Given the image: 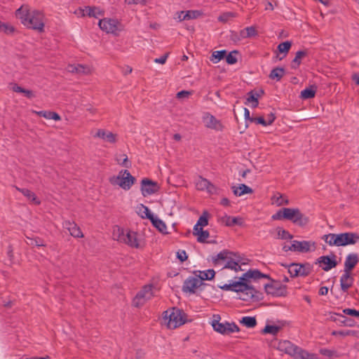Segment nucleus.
Here are the masks:
<instances>
[{
	"mask_svg": "<svg viewBox=\"0 0 359 359\" xmlns=\"http://www.w3.org/2000/svg\"><path fill=\"white\" fill-rule=\"evenodd\" d=\"M15 16L27 28L36 30L39 32L44 31L43 14L36 10L31 11L28 5L23 4L17 9Z\"/></svg>",
	"mask_w": 359,
	"mask_h": 359,
	"instance_id": "1",
	"label": "nucleus"
},
{
	"mask_svg": "<svg viewBox=\"0 0 359 359\" xmlns=\"http://www.w3.org/2000/svg\"><path fill=\"white\" fill-rule=\"evenodd\" d=\"M247 260L238 252L224 250L218 253L216 257L213 258V263L217 266L220 264L222 261L226 262L223 269H230L235 271H242V265L247 264Z\"/></svg>",
	"mask_w": 359,
	"mask_h": 359,
	"instance_id": "2",
	"label": "nucleus"
},
{
	"mask_svg": "<svg viewBox=\"0 0 359 359\" xmlns=\"http://www.w3.org/2000/svg\"><path fill=\"white\" fill-rule=\"evenodd\" d=\"M358 233L346 232L341 233H329L324 235L323 239L330 246H346L357 243Z\"/></svg>",
	"mask_w": 359,
	"mask_h": 359,
	"instance_id": "3",
	"label": "nucleus"
},
{
	"mask_svg": "<svg viewBox=\"0 0 359 359\" xmlns=\"http://www.w3.org/2000/svg\"><path fill=\"white\" fill-rule=\"evenodd\" d=\"M278 349L297 359H315V355L294 345L290 341L285 340L278 344Z\"/></svg>",
	"mask_w": 359,
	"mask_h": 359,
	"instance_id": "4",
	"label": "nucleus"
},
{
	"mask_svg": "<svg viewBox=\"0 0 359 359\" xmlns=\"http://www.w3.org/2000/svg\"><path fill=\"white\" fill-rule=\"evenodd\" d=\"M135 182V177L128 170H121L117 176L109 178V182L112 185H118L124 190H129Z\"/></svg>",
	"mask_w": 359,
	"mask_h": 359,
	"instance_id": "5",
	"label": "nucleus"
},
{
	"mask_svg": "<svg viewBox=\"0 0 359 359\" xmlns=\"http://www.w3.org/2000/svg\"><path fill=\"white\" fill-rule=\"evenodd\" d=\"M185 314L180 309H173L172 311H165L163 312V318L168 319L167 323L170 329H175L177 327L185 323Z\"/></svg>",
	"mask_w": 359,
	"mask_h": 359,
	"instance_id": "6",
	"label": "nucleus"
},
{
	"mask_svg": "<svg viewBox=\"0 0 359 359\" xmlns=\"http://www.w3.org/2000/svg\"><path fill=\"white\" fill-rule=\"evenodd\" d=\"M284 216L285 219L291 221L300 226L306 225L309 218L305 216L298 208H284Z\"/></svg>",
	"mask_w": 359,
	"mask_h": 359,
	"instance_id": "7",
	"label": "nucleus"
},
{
	"mask_svg": "<svg viewBox=\"0 0 359 359\" xmlns=\"http://www.w3.org/2000/svg\"><path fill=\"white\" fill-rule=\"evenodd\" d=\"M264 289L268 294L276 297H285L287 295V286L280 281L271 280L270 283L264 285Z\"/></svg>",
	"mask_w": 359,
	"mask_h": 359,
	"instance_id": "8",
	"label": "nucleus"
},
{
	"mask_svg": "<svg viewBox=\"0 0 359 359\" xmlns=\"http://www.w3.org/2000/svg\"><path fill=\"white\" fill-rule=\"evenodd\" d=\"M212 326L215 331L222 334H230L234 332H238L239 327L234 323H229L227 322L219 323L218 320H213Z\"/></svg>",
	"mask_w": 359,
	"mask_h": 359,
	"instance_id": "9",
	"label": "nucleus"
},
{
	"mask_svg": "<svg viewBox=\"0 0 359 359\" xmlns=\"http://www.w3.org/2000/svg\"><path fill=\"white\" fill-rule=\"evenodd\" d=\"M152 296V285H144L133 299V304L135 307L142 306Z\"/></svg>",
	"mask_w": 359,
	"mask_h": 359,
	"instance_id": "10",
	"label": "nucleus"
},
{
	"mask_svg": "<svg viewBox=\"0 0 359 359\" xmlns=\"http://www.w3.org/2000/svg\"><path fill=\"white\" fill-rule=\"evenodd\" d=\"M325 271H328L338 265L337 256L332 253L331 255H324L318 257L316 262Z\"/></svg>",
	"mask_w": 359,
	"mask_h": 359,
	"instance_id": "11",
	"label": "nucleus"
},
{
	"mask_svg": "<svg viewBox=\"0 0 359 359\" xmlns=\"http://www.w3.org/2000/svg\"><path fill=\"white\" fill-rule=\"evenodd\" d=\"M160 189V186L156 182H154L149 178H143L141 181V192L143 196L152 195L158 192Z\"/></svg>",
	"mask_w": 359,
	"mask_h": 359,
	"instance_id": "12",
	"label": "nucleus"
},
{
	"mask_svg": "<svg viewBox=\"0 0 359 359\" xmlns=\"http://www.w3.org/2000/svg\"><path fill=\"white\" fill-rule=\"evenodd\" d=\"M294 252L306 253L316 250V243L310 241H293Z\"/></svg>",
	"mask_w": 359,
	"mask_h": 359,
	"instance_id": "13",
	"label": "nucleus"
},
{
	"mask_svg": "<svg viewBox=\"0 0 359 359\" xmlns=\"http://www.w3.org/2000/svg\"><path fill=\"white\" fill-rule=\"evenodd\" d=\"M203 285V283L198 278L190 276L187 278L182 286V291L184 292L195 293L196 289Z\"/></svg>",
	"mask_w": 359,
	"mask_h": 359,
	"instance_id": "14",
	"label": "nucleus"
},
{
	"mask_svg": "<svg viewBox=\"0 0 359 359\" xmlns=\"http://www.w3.org/2000/svg\"><path fill=\"white\" fill-rule=\"evenodd\" d=\"M354 278L352 273L344 272L340 277V287L343 292H348V290L353 286Z\"/></svg>",
	"mask_w": 359,
	"mask_h": 359,
	"instance_id": "15",
	"label": "nucleus"
},
{
	"mask_svg": "<svg viewBox=\"0 0 359 359\" xmlns=\"http://www.w3.org/2000/svg\"><path fill=\"white\" fill-rule=\"evenodd\" d=\"M63 227L68 230L71 236L74 238H83V234L79 226L74 222L69 220L65 221L62 223Z\"/></svg>",
	"mask_w": 359,
	"mask_h": 359,
	"instance_id": "16",
	"label": "nucleus"
},
{
	"mask_svg": "<svg viewBox=\"0 0 359 359\" xmlns=\"http://www.w3.org/2000/svg\"><path fill=\"white\" fill-rule=\"evenodd\" d=\"M203 121L205 123V126L208 128L216 130H222L223 128V126L221 122L210 114H207L203 117Z\"/></svg>",
	"mask_w": 359,
	"mask_h": 359,
	"instance_id": "17",
	"label": "nucleus"
},
{
	"mask_svg": "<svg viewBox=\"0 0 359 359\" xmlns=\"http://www.w3.org/2000/svg\"><path fill=\"white\" fill-rule=\"evenodd\" d=\"M358 262L359 257L356 253L348 255L344 262V272L352 273V270L355 268Z\"/></svg>",
	"mask_w": 359,
	"mask_h": 359,
	"instance_id": "18",
	"label": "nucleus"
},
{
	"mask_svg": "<svg viewBox=\"0 0 359 359\" xmlns=\"http://www.w3.org/2000/svg\"><path fill=\"white\" fill-rule=\"evenodd\" d=\"M122 243L135 248H140L141 247L137 239V233L130 231H128L126 233Z\"/></svg>",
	"mask_w": 359,
	"mask_h": 359,
	"instance_id": "19",
	"label": "nucleus"
},
{
	"mask_svg": "<svg viewBox=\"0 0 359 359\" xmlns=\"http://www.w3.org/2000/svg\"><path fill=\"white\" fill-rule=\"evenodd\" d=\"M98 25L101 29L107 33H114L117 29L116 21L112 19L104 18L100 20Z\"/></svg>",
	"mask_w": 359,
	"mask_h": 359,
	"instance_id": "20",
	"label": "nucleus"
},
{
	"mask_svg": "<svg viewBox=\"0 0 359 359\" xmlns=\"http://www.w3.org/2000/svg\"><path fill=\"white\" fill-rule=\"evenodd\" d=\"M234 283L238 284V286H236L238 292L252 290V285L250 284V280H249V278L245 276V273L239 278L238 281H234Z\"/></svg>",
	"mask_w": 359,
	"mask_h": 359,
	"instance_id": "21",
	"label": "nucleus"
},
{
	"mask_svg": "<svg viewBox=\"0 0 359 359\" xmlns=\"http://www.w3.org/2000/svg\"><path fill=\"white\" fill-rule=\"evenodd\" d=\"M94 137L102 138L110 143H115L117 140V135L116 134L111 132H107L105 130L103 129L97 130Z\"/></svg>",
	"mask_w": 359,
	"mask_h": 359,
	"instance_id": "22",
	"label": "nucleus"
},
{
	"mask_svg": "<svg viewBox=\"0 0 359 359\" xmlns=\"http://www.w3.org/2000/svg\"><path fill=\"white\" fill-rule=\"evenodd\" d=\"M15 188L18 191H20L24 196H25L29 202L35 205L41 204V201L36 197V194L31 190L28 189H21L16 186H15Z\"/></svg>",
	"mask_w": 359,
	"mask_h": 359,
	"instance_id": "23",
	"label": "nucleus"
},
{
	"mask_svg": "<svg viewBox=\"0 0 359 359\" xmlns=\"http://www.w3.org/2000/svg\"><path fill=\"white\" fill-rule=\"evenodd\" d=\"M219 222L224 224L227 226H233L234 225L241 226L243 224V220L240 217H232L227 215L220 217Z\"/></svg>",
	"mask_w": 359,
	"mask_h": 359,
	"instance_id": "24",
	"label": "nucleus"
},
{
	"mask_svg": "<svg viewBox=\"0 0 359 359\" xmlns=\"http://www.w3.org/2000/svg\"><path fill=\"white\" fill-rule=\"evenodd\" d=\"M193 234L197 236V241L199 243H205L206 239L210 236L208 231L203 230L201 227H197V225L194 226Z\"/></svg>",
	"mask_w": 359,
	"mask_h": 359,
	"instance_id": "25",
	"label": "nucleus"
},
{
	"mask_svg": "<svg viewBox=\"0 0 359 359\" xmlns=\"http://www.w3.org/2000/svg\"><path fill=\"white\" fill-rule=\"evenodd\" d=\"M285 74V69L283 67H275L273 68L269 75V77L272 80H276V81H280L284 75Z\"/></svg>",
	"mask_w": 359,
	"mask_h": 359,
	"instance_id": "26",
	"label": "nucleus"
},
{
	"mask_svg": "<svg viewBox=\"0 0 359 359\" xmlns=\"http://www.w3.org/2000/svg\"><path fill=\"white\" fill-rule=\"evenodd\" d=\"M69 72L72 73L88 74L90 73V69L88 67L78 64L76 65H69Z\"/></svg>",
	"mask_w": 359,
	"mask_h": 359,
	"instance_id": "27",
	"label": "nucleus"
},
{
	"mask_svg": "<svg viewBox=\"0 0 359 359\" xmlns=\"http://www.w3.org/2000/svg\"><path fill=\"white\" fill-rule=\"evenodd\" d=\"M33 113L37 114L39 116L44 117L46 119H53L55 121L61 120L60 116L54 111H33Z\"/></svg>",
	"mask_w": 359,
	"mask_h": 359,
	"instance_id": "28",
	"label": "nucleus"
},
{
	"mask_svg": "<svg viewBox=\"0 0 359 359\" xmlns=\"http://www.w3.org/2000/svg\"><path fill=\"white\" fill-rule=\"evenodd\" d=\"M140 210L138 212V214L140 215V217L142 219H148L151 222L153 221V219L156 217L154 216V215L151 212L150 210L148 207L143 204H140V206L137 208Z\"/></svg>",
	"mask_w": 359,
	"mask_h": 359,
	"instance_id": "29",
	"label": "nucleus"
},
{
	"mask_svg": "<svg viewBox=\"0 0 359 359\" xmlns=\"http://www.w3.org/2000/svg\"><path fill=\"white\" fill-rule=\"evenodd\" d=\"M233 192L236 196H242L245 194H252L253 190L244 184H241L238 187H232Z\"/></svg>",
	"mask_w": 359,
	"mask_h": 359,
	"instance_id": "30",
	"label": "nucleus"
},
{
	"mask_svg": "<svg viewBox=\"0 0 359 359\" xmlns=\"http://www.w3.org/2000/svg\"><path fill=\"white\" fill-rule=\"evenodd\" d=\"M306 50H299L296 53L295 57L292 61L291 68L297 69L301 64L302 59L307 55Z\"/></svg>",
	"mask_w": 359,
	"mask_h": 359,
	"instance_id": "31",
	"label": "nucleus"
},
{
	"mask_svg": "<svg viewBox=\"0 0 359 359\" xmlns=\"http://www.w3.org/2000/svg\"><path fill=\"white\" fill-rule=\"evenodd\" d=\"M281 265L288 269V273L290 274L291 277L299 276L300 264L291 263L290 264H282Z\"/></svg>",
	"mask_w": 359,
	"mask_h": 359,
	"instance_id": "32",
	"label": "nucleus"
},
{
	"mask_svg": "<svg viewBox=\"0 0 359 359\" xmlns=\"http://www.w3.org/2000/svg\"><path fill=\"white\" fill-rule=\"evenodd\" d=\"M241 294L239 297V299L245 301V302H249L251 299L256 297V294L257 293V291L256 289L252 286V290H245L244 292H240Z\"/></svg>",
	"mask_w": 359,
	"mask_h": 359,
	"instance_id": "33",
	"label": "nucleus"
},
{
	"mask_svg": "<svg viewBox=\"0 0 359 359\" xmlns=\"http://www.w3.org/2000/svg\"><path fill=\"white\" fill-rule=\"evenodd\" d=\"M154 227H156L163 234H168L167 226L164 222L158 217H155L153 221L151 222Z\"/></svg>",
	"mask_w": 359,
	"mask_h": 359,
	"instance_id": "34",
	"label": "nucleus"
},
{
	"mask_svg": "<svg viewBox=\"0 0 359 359\" xmlns=\"http://www.w3.org/2000/svg\"><path fill=\"white\" fill-rule=\"evenodd\" d=\"M275 119L276 116L274 114L271 113V119L266 120L264 118L263 116H259L257 118H253L252 119H251V122H255L256 123L261 124L263 126H267L271 125L275 121Z\"/></svg>",
	"mask_w": 359,
	"mask_h": 359,
	"instance_id": "35",
	"label": "nucleus"
},
{
	"mask_svg": "<svg viewBox=\"0 0 359 359\" xmlns=\"http://www.w3.org/2000/svg\"><path fill=\"white\" fill-rule=\"evenodd\" d=\"M257 34V32L255 27H248L240 31L241 37L243 39L250 38Z\"/></svg>",
	"mask_w": 359,
	"mask_h": 359,
	"instance_id": "36",
	"label": "nucleus"
},
{
	"mask_svg": "<svg viewBox=\"0 0 359 359\" xmlns=\"http://www.w3.org/2000/svg\"><path fill=\"white\" fill-rule=\"evenodd\" d=\"M27 245L31 246H46V244L44 243V241L39 238V237H35L32 238L28 236H26V241Z\"/></svg>",
	"mask_w": 359,
	"mask_h": 359,
	"instance_id": "37",
	"label": "nucleus"
},
{
	"mask_svg": "<svg viewBox=\"0 0 359 359\" xmlns=\"http://www.w3.org/2000/svg\"><path fill=\"white\" fill-rule=\"evenodd\" d=\"M316 86H311L310 88H306L301 92V97L303 99H310L315 97L316 93Z\"/></svg>",
	"mask_w": 359,
	"mask_h": 359,
	"instance_id": "38",
	"label": "nucleus"
},
{
	"mask_svg": "<svg viewBox=\"0 0 359 359\" xmlns=\"http://www.w3.org/2000/svg\"><path fill=\"white\" fill-rule=\"evenodd\" d=\"M299 268V276L304 277L309 276L313 270V266L308 262L300 264Z\"/></svg>",
	"mask_w": 359,
	"mask_h": 359,
	"instance_id": "39",
	"label": "nucleus"
},
{
	"mask_svg": "<svg viewBox=\"0 0 359 359\" xmlns=\"http://www.w3.org/2000/svg\"><path fill=\"white\" fill-rule=\"evenodd\" d=\"M198 279L201 281L206 280H212L215 276V271L213 269H208L205 271H198Z\"/></svg>",
	"mask_w": 359,
	"mask_h": 359,
	"instance_id": "40",
	"label": "nucleus"
},
{
	"mask_svg": "<svg viewBox=\"0 0 359 359\" xmlns=\"http://www.w3.org/2000/svg\"><path fill=\"white\" fill-rule=\"evenodd\" d=\"M83 11L86 12V13H83V15L86 14L89 17L97 18L98 15H102V13L96 7L86 6Z\"/></svg>",
	"mask_w": 359,
	"mask_h": 359,
	"instance_id": "41",
	"label": "nucleus"
},
{
	"mask_svg": "<svg viewBox=\"0 0 359 359\" xmlns=\"http://www.w3.org/2000/svg\"><path fill=\"white\" fill-rule=\"evenodd\" d=\"M202 14L203 13L198 10L187 11L184 13V15H183V19H185V20L196 19L201 15H202Z\"/></svg>",
	"mask_w": 359,
	"mask_h": 359,
	"instance_id": "42",
	"label": "nucleus"
},
{
	"mask_svg": "<svg viewBox=\"0 0 359 359\" xmlns=\"http://www.w3.org/2000/svg\"><path fill=\"white\" fill-rule=\"evenodd\" d=\"M241 323L247 327L251 328L256 326L257 320L255 317L245 316L241 319Z\"/></svg>",
	"mask_w": 359,
	"mask_h": 359,
	"instance_id": "43",
	"label": "nucleus"
},
{
	"mask_svg": "<svg viewBox=\"0 0 359 359\" xmlns=\"http://www.w3.org/2000/svg\"><path fill=\"white\" fill-rule=\"evenodd\" d=\"M226 55V50H216L212 53L210 60L214 63H217L223 59Z\"/></svg>",
	"mask_w": 359,
	"mask_h": 359,
	"instance_id": "44",
	"label": "nucleus"
},
{
	"mask_svg": "<svg viewBox=\"0 0 359 359\" xmlns=\"http://www.w3.org/2000/svg\"><path fill=\"white\" fill-rule=\"evenodd\" d=\"M124 235H126L123 229L120 227L116 226L113 230L112 236L114 240H116L121 243H122L123 240Z\"/></svg>",
	"mask_w": 359,
	"mask_h": 359,
	"instance_id": "45",
	"label": "nucleus"
},
{
	"mask_svg": "<svg viewBox=\"0 0 359 359\" xmlns=\"http://www.w3.org/2000/svg\"><path fill=\"white\" fill-rule=\"evenodd\" d=\"M335 316H338L339 322L344 326L353 327L355 324L353 319L348 318L344 315L334 313Z\"/></svg>",
	"mask_w": 359,
	"mask_h": 359,
	"instance_id": "46",
	"label": "nucleus"
},
{
	"mask_svg": "<svg viewBox=\"0 0 359 359\" xmlns=\"http://www.w3.org/2000/svg\"><path fill=\"white\" fill-rule=\"evenodd\" d=\"M280 329L281 327L280 326L266 325L262 330V332L263 334H271L273 335H276Z\"/></svg>",
	"mask_w": 359,
	"mask_h": 359,
	"instance_id": "47",
	"label": "nucleus"
},
{
	"mask_svg": "<svg viewBox=\"0 0 359 359\" xmlns=\"http://www.w3.org/2000/svg\"><path fill=\"white\" fill-rule=\"evenodd\" d=\"M196 188L198 190L203 191L205 190L206 188H208V186H210V181H208L207 179L202 177L201 176L199 177L198 180L197 181L196 184Z\"/></svg>",
	"mask_w": 359,
	"mask_h": 359,
	"instance_id": "48",
	"label": "nucleus"
},
{
	"mask_svg": "<svg viewBox=\"0 0 359 359\" xmlns=\"http://www.w3.org/2000/svg\"><path fill=\"white\" fill-rule=\"evenodd\" d=\"M208 212L207 211H204L195 225H197V227L201 228L207 226L208 224Z\"/></svg>",
	"mask_w": 359,
	"mask_h": 359,
	"instance_id": "49",
	"label": "nucleus"
},
{
	"mask_svg": "<svg viewBox=\"0 0 359 359\" xmlns=\"http://www.w3.org/2000/svg\"><path fill=\"white\" fill-rule=\"evenodd\" d=\"M245 276L254 280L260 279V271L258 269H250L245 273Z\"/></svg>",
	"mask_w": 359,
	"mask_h": 359,
	"instance_id": "50",
	"label": "nucleus"
},
{
	"mask_svg": "<svg viewBox=\"0 0 359 359\" xmlns=\"http://www.w3.org/2000/svg\"><path fill=\"white\" fill-rule=\"evenodd\" d=\"M276 231L278 238L281 239L291 240L293 238V236L292 234H290L287 231L280 227H278L276 229Z\"/></svg>",
	"mask_w": 359,
	"mask_h": 359,
	"instance_id": "51",
	"label": "nucleus"
},
{
	"mask_svg": "<svg viewBox=\"0 0 359 359\" xmlns=\"http://www.w3.org/2000/svg\"><path fill=\"white\" fill-rule=\"evenodd\" d=\"M291 46H292V43L289 41H286L280 43L278 46V50L281 53L287 54L289 52V50L291 48Z\"/></svg>",
	"mask_w": 359,
	"mask_h": 359,
	"instance_id": "52",
	"label": "nucleus"
},
{
	"mask_svg": "<svg viewBox=\"0 0 359 359\" xmlns=\"http://www.w3.org/2000/svg\"><path fill=\"white\" fill-rule=\"evenodd\" d=\"M238 51L233 50L229 53L227 55H226V61L229 65H233L237 62V58L234 55L235 54H238Z\"/></svg>",
	"mask_w": 359,
	"mask_h": 359,
	"instance_id": "53",
	"label": "nucleus"
},
{
	"mask_svg": "<svg viewBox=\"0 0 359 359\" xmlns=\"http://www.w3.org/2000/svg\"><path fill=\"white\" fill-rule=\"evenodd\" d=\"M0 32H3L7 34H11L15 32V28L13 26H11L6 23H3L2 28Z\"/></svg>",
	"mask_w": 359,
	"mask_h": 359,
	"instance_id": "54",
	"label": "nucleus"
},
{
	"mask_svg": "<svg viewBox=\"0 0 359 359\" xmlns=\"http://www.w3.org/2000/svg\"><path fill=\"white\" fill-rule=\"evenodd\" d=\"M236 286H238V284L234 283V282H233L229 284H225L223 286H221L220 288L224 290H231V291L238 292V290H237Z\"/></svg>",
	"mask_w": 359,
	"mask_h": 359,
	"instance_id": "55",
	"label": "nucleus"
},
{
	"mask_svg": "<svg viewBox=\"0 0 359 359\" xmlns=\"http://www.w3.org/2000/svg\"><path fill=\"white\" fill-rule=\"evenodd\" d=\"M271 219L273 220L285 219V216H284V208L279 210L276 214L273 215Z\"/></svg>",
	"mask_w": 359,
	"mask_h": 359,
	"instance_id": "56",
	"label": "nucleus"
},
{
	"mask_svg": "<svg viewBox=\"0 0 359 359\" xmlns=\"http://www.w3.org/2000/svg\"><path fill=\"white\" fill-rule=\"evenodd\" d=\"M343 313L346 315L355 316L356 318H359V311H357L353 309H344L343 310Z\"/></svg>",
	"mask_w": 359,
	"mask_h": 359,
	"instance_id": "57",
	"label": "nucleus"
},
{
	"mask_svg": "<svg viewBox=\"0 0 359 359\" xmlns=\"http://www.w3.org/2000/svg\"><path fill=\"white\" fill-rule=\"evenodd\" d=\"M275 203L278 206H280L283 205H288L289 204V200L288 199H284L283 196L280 194L278 197L276 198Z\"/></svg>",
	"mask_w": 359,
	"mask_h": 359,
	"instance_id": "58",
	"label": "nucleus"
},
{
	"mask_svg": "<svg viewBox=\"0 0 359 359\" xmlns=\"http://www.w3.org/2000/svg\"><path fill=\"white\" fill-rule=\"evenodd\" d=\"M248 97L247 98V102L245 104H248V102H257V104H259L258 100H257V97H255V90H251L248 93Z\"/></svg>",
	"mask_w": 359,
	"mask_h": 359,
	"instance_id": "59",
	"label": "nucleus"
},
{
	"mask_svg": "<svg viewBox=\"0 0 359 359\" xmlns=\"http://www.w3.org/2000/svg\"><path fill=\"white\" fill-rule=\"evenodd\" d=\"M192 94L191 91L188 90H182L177 93L176 97L179 100L187 98L189 95Z\"/></svg>",
	"mask_w": 359,
	"mask_h": 359,
	"instance_id": "60",
	"label": "nucleus"
},
{
	"mask_svg": "<svg viewBox=\"0 0 359 359\" xmlns=\"http://www.w3.org/2000/svg\"><path fill=\"white\" fill-rule=\"evenodd\" d=\"M177 257L181 262L186 261L188 259L187 252L184 250H180L177 252Z\"/></svg>",
	"mask_w": 359,
	"mask_h": 359,
	"instance_id": "61",
	"label": "nucleus"
},
{
	"mask_svg": "<svg viewBox=\"0 0 359 359\" xmlns=\"http://www.w3.org/2000/svg\"><path fill=\"white\" fill-rule=\"evenodd\" d=\"M320 353L323 355H326L328 357H332L335 355L336 352L334 351H332L330 349L322 348L320 350Z\"/></svg>",
	"mask_w": 359,
	"mask_h": 359,
	"instance_id": "62",
	"label": "nucleus"
},
{
	"mask_svg": "<svg viewBox=\"0 0 359 359\" xmlns=\"http://www.w3.org/2000/svg\"><path fill=\"white\" fill-rule=\"evenodd\" d=\"M147 2V0H125V3L131 5V4H146Z\"/></svg>",
	"mask_w": 359,
	"mask_h": 359,
	"instance_id": "63",
	"label": "nucleus"
},
{
	"mask_svg": "<svg viewBox=\"0 0 359 359\" xmlns=\"http://www.w3.org/2000/svg\"><path fill=\"white\" fill-rule=\"evenodd\" d=\"M168 56V53H165V55H163V56H161L159 58H156L154 60V62L156 63L164 64L167 60Z\"/></svg>",
	"mask_w": 359,
	"mask_h": 359,
	"instance_id": "64",
	"label": "nucleus"
}]
</instances>
